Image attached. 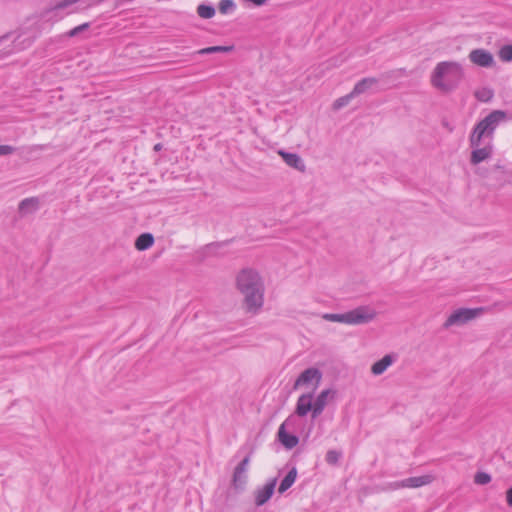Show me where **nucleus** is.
Wrapping results in <instances>:
<instances>
[{"label": "nucleus", "mask_w": 512, "mask_h": 512, "mask_svg": "<svg viewBox=\"0 0 512 512\" xmlns=\"http://www.w3.org/2000/svg\"><path fill=\"white\" fill-rule=\"evenodd\" d=\"M505 120L506 113L504 111L494 110L475 125L469 136L471 165L476 166L492 157L495 130Z\"/></svg>", "instance_id": "1"}, {"label": "nucleus", "mask_w": 512, "mask_h": 512, "mask_svg": "<svg viewBox=\"0 0 512 512\" xmlns=\"http://www.w3.org/2000/svg\"><path fill=\"white\" fill-rule=\"evenodd\" d=\"M236 287L244 297L245 309L257 313L264 304V283L260 274L252 268L242 269L236 276Z\"/></svg>", "instance_id": "2"}, {"label": "nucleus", "mask_w": 512, "mask_h": 512, "mask_svg": "<svg viewBox=\"0 0 512 512\" xmlns=\"http://www.w3.org/2000/svg\"><path fill=\"white\" fill-rule=\"evenodd\" d=\"M463 78L462 66L454 61H444L435 67L431 81L442 91L448 92L455 88Z\"/></svg>", "instance_id": "3"}, {"label": "nucleus", "mask_w": 512, "mask_h": 512, "mask_svg": "<svg viewBox=\"0 0 512 512\" xmlns=\"http://www.w3.org/2000/svg\"><path fill=\"white\" fill-rule=\"evenodd\" d=\"M376 315L377 313L373 308L369 306H359L345 313H325L322 315V318L330 322L360 325L371 322Z\"/></svg>", "instance_id": "4"}, {"label": "nucleus", "mask_w": 512, "mask_h": 512, "mask_svg": "<svg viewBox=\"0 0 512 512\" xmlns=\"http://www.w3.org/2000/svg\"><path fill=\"white\" fill-rule=\"evenodd\" d=\"M483 312V308H460L454 311L445 321L444 328H449L453 325H462L465 324L477 316H479Z\"/></svg>", "instance_id": "5"}, {"label": "nucleus", "mask_w": 512, "mask_h": 512, "mask_svg": "<svg viewBox=\"0 0 512 512\" xmlns=\"http://www.w3.org/2000/svg\"><path fill=\"white\" fill-rule=\"evenodd\" d=\"M250 463V456H246L234 469L232 486L236 491L244 490L247 484V472Z\"/></svg>", "instance_id": "6"}, {"label": "nucleus", "mask_w": 512, "mask_h": 512, "mask_svg": "<svg viewBox=\"0 0 512 512\" xmlns=\"http://www.w3.org/2000/svg\"><path fill=\"white\" fill-rule=\"evenodd\" d=\"M322 380V373L318 368H308L304 370L294 383V389L302 386L313 385L316 389Z\"/></svg>", "instance_id": "7"}, {"label": "nucleus", "mask_w": 512, "mask_h": 512, "mask_svg": "<svg viewBox=\"0 0 512 512\" xmlns=\"http://www.w3.org/2000/svg\"><path fill=\"white\" fill-rule=\"evenodd\" d=\"M381 90L380 81L377 78H364L359 81L354 89L346 96H359L361 94H374Z\"/></svg>", "instance_id": "8"}, {"label": "nucleus", "mask_w": 512, "mask_h": 512, "mask_svg": "<svg viewBox=\"0 0 512 512\" xmlns=\"http://www.w3.org/2000/svg\"><path fill=\"white\" fill-rule=\"evenodd\" d=\"M468 58L473 64L479 67L490 68L495 65L492 53L482 48L473 49L469 53Z\"/></svg>", "instance_id": "9"}, {"label": "nucleus", "mask_w": 512, "mask_h": 512, "mask_svg": "<svg viewBox=\"0 0 512 512\" xmlns=\"http://www.w3.org/2000/svg\"><path fill=\"white\" fill-rule=\"evenodd\" d=\"M277 479H271L263 487L257 488L254 492V500L256 506L264 505L273 495Z\"/></svg>", "instance_id": "10"}, {"label": "nucleus", "mask_w": 512, "mask_h": 512, "mask_svg": "<svg viewBox=\"0 0 512 512\" xmlns=\"http://www.w3.org/2000/svg\"><path fill=\"white\" fill-rule=\"evenodd\" d=\"M313 393H305L298 397L295 413L299 417H305L310 411L313 413Z\"/></svg>", "instance_id": "11"}, {"label": "nucleus", "mask_w": 512, "mask_h": 512, "mask_svg": "<svg viewBox=\"0 0 512 512\" xmlns=\"http://www.w3.org/2000/svg\"><path fill=\"white\" fill-rule=\"evenodd\" d=\"M432 476L430 475H423V476H417V477H410L407 479H404L400 482L394 483L393 487L394 489L398 488H418L424 485H427L432 482Z\"/></svg>", "instance_id": "12"}, {"label": "nucleus", "mask_w": 512, "mask_h": 512, "mask_svg": "<svg viewBox=\"0 0 512 512\" xmlns=\"http://www.w3.org/2000/svg\"><path fill=\"white\" fill-rule=\"evenodd\" d=\"M288 419L284 421L278 429V439L286 449H292L297 446L299 438L286 432V424Z\"/></svg>", "instance_id": "13"}, {"label": "nucleus", "mask_w": 512, "mask_h": 512, "mask_svg": "<svg viewBox=\"0 0 512 512\" xmlns=\"http://www.w3.org/2000/svg\"><path fill=\"white\" fill-rule=\"evenodd\" d=\"M279 155L282 157V159L288 166L301 172L305 171L306 166L298 154L280 150Z\"/></svg>", "instance_id": "14"}, {"label": "nucleus", "mask_w": 512, "mask_h": 512, "mask_svg": "<svg viewBox=\"0 0 512 512\" xmlns=\"http://www.w3.org/2000/svg\"><path fill=\"white\" fill-rule=\"evenodd\" d=\"M331 393L330 389H325L321 391L316 399L313 401L314 409H313V418H317L325 409L328 401V396Z\"/></svg>", "instance_id": "15"}, {"label": "nucleus", "mask_w": 512, "mask_h": 512, "mask_svg": "<svg viewBox=\"0 0 512 512\" xmlns=\"http://www.w3.org/2000/svg\"><path fill=\"white\" fill-rule=\"evenodd\" d=\"M393 357L391 355H385L382 359L378 360L371 366V373L374 375L383 374L386 369L392 365Z\"/></svg>", "instance_id": "16"}, {"label": "nucleus", "mask_w": 512, "mask_h": 512, "mask_svg": "<svg viewBox=\"0 0 512 512\" xmlns=\"http://www.w3.org/2000/svg\"><path fill=\"white\" fill-rule=\"evenodd\" d=\"M154 244V237L151 233H143L137 237L135 241V248L139 251H144Z\"/></svg>", "instance_id": "17"}, {"label": "nucleus", "mask_w": 512, "mask_h": 512, "mask_svg": "<svg viewBox=\"0 0 512 512\" xmlns=\"http://www.w3.org/2000/svg\"><path fill=\"white\" fill-rule=\"evenodd\" d=\"M296 477H297V469L295 467H293L287 473V475L284 477V479L281 481L279 488H278V492L280 494H282L285 491H287L294 484Z\"/></svg>", "instance_id": "18"}, {"label": "nucleus", "mask_w": 512, "mask_h": 512, "mask_svg": "<svg viewBox=\"0 0 512 512\" xmlns=\"http://www.w3.org/2000/svg\"><path fill=\"white\" fill-rule=\"evenodd\" d=\"M38 205H39V201L37 198H35V197L26 198V199H23L19 203V211L21 213L32 212L38 208Z\"/></svg>", "instance_id": "19"}, {"label": "nucleus", "mask_w": 512, "mask_h": 512, "mask_svg": "<svg viewBox=\"0 0 512 512\" xmlns=\"http://www.w3.org/2000/svg\"><path fill=\"white\" fill-rule=\"evenodd\" d=\"M197 13L203 19H210L215 15V8L212 5L200 4Z\"/></svg>", "instance_id": "20"}, {"label": "nucleus", "mask_w": 512, "mask_h": 512, "mask_svg": "<svg viewBox=\"0 0 512 512\" xmlns=\"http://www.w3.org/2000/svg\"><path fill=\"white\" fill-rule=\"evenodd\" d=\"M236 8L235 2L233 0H221L218 5L219 12L221 14H230Z\"/></svg>", "instance_id": "21"}, {"label": "nucleus", "mask_w": 512, "mask_h": 512, "mask_svg": "<svg viewBox=\"0 0 512 512\" xmlns=\"http://www.w3.org/2000/svg\"><path fill=\"white\" fill-rule=\"evenodd\" d=\"M499 58L503 62H512V44L504 45L499 49Z\"/></svg>", "instance_id": "22"}, {"label": "nucleus", "mask_w": 512, "mask_h": 512, "mask_svg": "<svg viewBox=\"0 0 512 512\" xmlns=\"http://www.w3.org/2000/svg\"><path fill=\"white\" fill-rule=\"evenodd\" d=\"M230 50H231V47H227V46H210V47L200 49L197 53L200 55H205V54H213V53H218V52H227Z\"/></svg>", "instance_id": "23"}, {"label": "nucleus", "mask_w": 512, "mask_h": 512, "mask_svg": "<svg viewBox=\"0 0 512 512\" xmlns=\"http://www.w3.org/2000/svg\"><path fill=\"white\" fill-rule=\"evenodd\" d=\"M491 481V475L486 472H477L474 476V482L478 485H486Z\"/></svg>", "instance_id": "24"}, {"label": "nucleus", "mask_w": 512, "mask_h": 512, "mask_svg": "<svg viewBox=\"0 0 512 512\" xmlns=\"http://www.w3.org/2000/svg\"><path fill=\"white\" fill-rule=\"evenodd\" d=\"M79 0H62L60 1L59 3H57L53 9L47 11L45 13V16L48 15L49 13H51L52 11L54 10H60V9H65L67 8L68 6L72 5V4H75L76 2H78Z\"/></svg>", "instance_id": "25"}, {"label": "nucleus", "mask_w": 512, "mask_h": 512, "mask_svg": "<svg viewBox=\"0 0 512 512\" xmlns=\"http://www.w3.org/2000/svg\"><path fill=\"white\" fill-rule=\"evenodd\" d=\"M341 457V454L335 450H329L327 453H326V462L329 463V464H336L339 459Z\"/></svg>", "instance_id": "26"}, {"label": "nucleus", "mask_w": 512, "mask_h": 512, "mask_svg": "<svg viewBox=\"0 0 512 512\" xmlns=\"http://www.w3.org/2000/svg\"><path fill=\"white\" fill-rule=\"evenodd\" d=\"M90 24L89 23H83L79 26H76L74 27L73 29H71L67 35L69 37H75L77 36L80 32L84 31V30H87L89 28Z\"/></svg>", "instance_id": "27"}, {"label": "nucleus", "mask_w": 512, "mask_h": 512, "mask_svg": "<svg viewBox=\"0 0 512 512\" xmlns=\"http://www.w3.org/2000/svg\"><path fill=\"white\" fill-rule=\"evenodd\" d=\"M350 98H339L333 103V109L339 110L342 107L348 105Z\"/></svg>", "instance_id": "28"}, {"label": "nucleus", "mask_w": 512, "mask_h": 512, "mask_svg": "<svg viewBox=\"0 0 512 512\" xmlns=\"http://www.w3.org/2000/svg\"><path fill=\"white\" fill-rule=\"evenodd\" d=\"M15 148L10 145H0V156L12 154Z\"/></svg>", "instance_id": "29"}, {"label": "nucleus", "mask_w": 512, "mask_h": 512, "mask_svg": "<svg viewBox=\"0 0 512 512\" xmlns=\"http://www.w3.org/2000/svg\"><path fill=\"white\" fill-rule=\"evenodd\" d=\"M506 502L509 507H512V487L506 491Z\"/></svg>", "instance_id": "30"}, {"label": "nucleus", "mask_w": 512, "mask_h": 512, "mask_svg": "<svg viewBox=\"0 0 512 512\" xmlns=\"http://www.w3.org/2000/svg\"><path fill=\"white\" fill-rule=\"evenodd\" d=\"M162 149V144L160 143H157L155 146H154V150L155 151H160Z\"/></svg>", "instance_id": "31"}, {"label": "nucleus", "mask_w": 512, "mask_h": 512, "mask_svg": "<svg viewBox=\"0 0 512 512\" xmlns=\"http://www.w3.org/2000/svg\"><path fill=\"white\" fill-rule=\"evenodd\" d=\"M484 101H487L489 100L490 98L489 97H486V98H482Z\"/></svg>", "instance_id": "32"}]
</instances>
